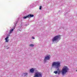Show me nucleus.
<instances>
[{"label": "nucleus", "mask_w": 77, "mask_h": 77, "mask_svg": "<svg viewBox=\"0 0 77 77\" xmlns=\"http://www.w3.org/2000/svg\"><path fill=\"white\" fill-rule=\"evenodd\" d=\"M42 74L41 72H38V71H36L35 72L34 77H42Z\"/></svg>", "instance_id": "obj_4"}, {"label": "nucleus", "mask_w": 77, "mask_h": 77, "mask_svg": "<svg viewBox=\"0 0 77 77\" xmlns=\"http://www.w3.org/2000/svg\"><path fill=\"white\" fill-rule=\"evenodd\" d=\"M57 73L58 74H60V70L58 71Z\"/></svg>", "instance_id": "obj_11"}, {"label": "nucleus", "mask_w": 77, "mask_h": 77, "mask_svg": "<svg viewBox=\"0 0 77 77\" xmlns=\"http://www.w3.org/2000/svg\"><path fill=\"white\" fill-rule=\"evenodd\" d=\"M52 65V66H56L57 68L60 66V63L59 62H54Z\"/></svg>", "instance_id": "obj_3"}, {"label": "nucleus", "mask_w": 77, "mask_h": 77, "mask_svg": "<svg viewBox=\"0 0 77 77\" xmlns=\"http://www.w3.org/2000/svg\"><path fill=\"white\" fill-rule=\"evenodd\" d=\"M34 17V15H33L29 14L27 16L24 17H23V18L25 19L26 18H30V17Z\"/></svg>", "instance_id": "obj_6"}, {"label": "nucleus", "mask_w": 77, "mask_h": 77, "mask_svg": "<svg viewBox=\"0 0 77 77\" xmlns=\"http://www.w3.org/2000/svg\"><path fill=\"white\" fill-rule=\"evenodd\" d=\"M76 71H77V69L76 70Z\"/></svg>", "instance_id": "obj_18"}, {"label": "nucleus", "mask_w": 77, "mask_h": 77, "mask_svg": "<svg viewBox=\"0 0 77 77\" xmlns=\"http://www.w3.org/2000/svg\"><path fill=\"white\" fill-rule=\"evenodd\" d=\"M30 47H33L34 46V45H33L31 44L30 45Z\"/></svg>", "instance_id": "obj_12"}, {"label": "nucleus", "mask_w": 77, "mask_h": 77, "mask_svg": "<svg viewBox=\"0 0 77 77\" xmlns=\"http://www.w3.org/2000/svg\"><path fill=\"white\" fill-rule=\"evenodd\" d=\"M57 70H58V71H60V70H59V69L58 68V69H57Z\"/></svg>", "instance_id": "obj_15"}, {"label": "nucleus", "mask_w": 77, "mask_h": 77, "mask_svg": "<svg viewBox=\"0 0 77 77\" xmlns=\"http://www.w3.org/2000/svg\"><path fill=\"white\" fill-rule=\"evenodd\" d=\"M50 55L45 56L44 59V62H47V60H50Z\"/></svg>", "instance_id": "obj_5"}, {"label": "nucleus", "mask_w": 77, "mask_h": 77, "mask_svg": "<svg viewBox=\"0 0 77 77\" xmlns=\"http://www.w3.org/2000/svg\"><path fill=\"white\" fill-rule=\"evenodd\" d=\"M34 71L35 70H34V69L32 68L30 70L29 72H31V73H33Z\"/></svg>", "instance_id": "obj_7"}, {"label": "nucleus", "mask_w": 77, "mask_h": 77, "mask_svg": "<svg viewBox=\"0 0 77 77\" xmlns=\"http://www.w3.org/2000/svg\"><path fill=\"white\" fill-rule=\"evenodd\" d=\"M8 36H10V35H8Z\"/></svg>", "instance_id": "obj_17"}, {"label": "nucleus", "mask_w": 77, "mask_h": 77, "mask_svg": "<svg viewBox=\"0 0 77 77\" xmlns=\"http://www.w3.org/2000/svg\"><path fill=\"white\" fill-rule=\"evenodd\" d=\"M25 76H26V75H27V73H24Z\"/></svg>", "instance_id": "obj_14"}, {"label": "nucleus", "mask_w": 77, "mask_h": 77, "mask_svg": "<svg viewBox=\"0 0 77 77\" xmlns=\"http://www.w3.org/2000/svg\"><path fill=\"white\" fill-rule=\"evenodd\" d=\"M60 39V36L58 35L54 36L52 39V41L53 42H58V41H59Z\"/></svg>", "instance_id": "obj_1"}, {"label": "nucleus", "mask_w": 77, "mask_h": 77, "mask_svg": "<svg viewBox=\"0 0 77 77\" xmlns=\"http://www.w3.org/2000/svg\"><path fill=\"white\" fill-rule=\"evenodd\" d=\"M54 73H55V74H57V71H56L54 72Z\"/></svg>", "instance_id": "obj_10"}, {"label": "nucleus", "mask_w": 77, "mask_h": 77, "mask_svg": "<svg viewBox=\"0 0 77 77\" xmlns=\"http://www.w3.org/2000/svg\"><path fill=\"white\" fill-rule=\"evenodd\" d=\"M32 39H35V38L33 37H32Z\"/></svg>", "instance_id": "obj_16"}, {"label": "nucleus", "mask_w": 77, "mask_h": 77, "mask_svg": "<svg viewBox=\"0 0 77 77\" xmlns=\"http://www.w3.org/2000/svg\"><path fill=\"white\" fill-rule=\"evenodd\" d=\"M8 38L9 37L8 36L5 38V40H6V42H9V40H8Z\"/></svg>", "instance_id": "obj_8"}, {"label": "nucleus", "mask_w": 77, "mask_h": 77, "mask_svg": "<svg viewBox=\"0 0 77 77\" xmlns=\"http://www.w3.org/2000/svg\"><path fill=\"white\" fill-rule=\"evenodd\" d=\"M14 31V29H12L10 31L9 34H11L12 32Z\"/></svg>", "instance_id": "obj_9"}, {"label": "nucleus", "mask_w": 77, "mask_h": 77, "mask_svg": "<svg viewBox=\"0 0 77 77\" xmlns=\"http://www.w3.org/2000/svg\"><path fill=\"white\" fill-rule=\"evenodd\" d=\"M69 70V69H68V67L66 66H64L61 71V72L63 75L66 74V73L68 72V71Z\"/></svg>", "instance_id": "obj_2"}, {"label": "nucleus", "mask_w": 77, "mask_h": 77, "mask_svg": "<svg viewBox=\"0 0 77 77\" xmlns=\"http://www.w3.org/2000/svg\"><path fill=\"white\" fill-rule=\"evenodd\" d=\"M42 8V6H40L39 8V9L40 10H41Z\"/></svg>", "instance_id": "obj_13"}]
</instances>
